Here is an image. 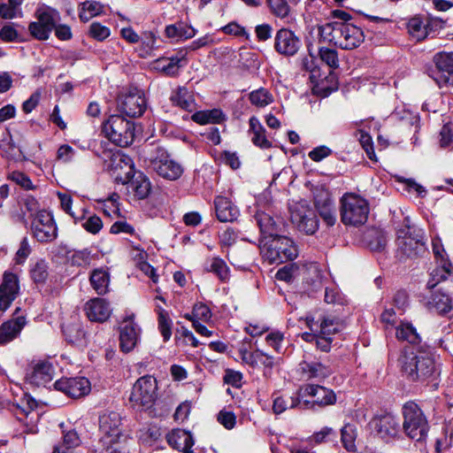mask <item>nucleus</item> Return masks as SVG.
Returning a JSON list of instances; mask_svg holds the SVG:
<instances>
[{
  "label": "nucleus",
  "mask_w": 453,
  "mask_h": 453,
  "mask_svg": "<svg viewBox=\"0 0 453 453\" xmlns=\"http://www.w3.org/2000/svg\"><path fill=\"white\" fill-rule=\"evenodd\" d=\"M398 365L407 380L412 382L429 384L440 374L434 358L421 348H403L398 358Z\"/></svg>",
  "instance_id": "nucleus-1"
},
{
  "label": "nucleus",
  "mask_w": 453,
  "mask_h": 453,
  "mask_svg": "<svg viewBox=\"0 0 453 453\" xmlns=\"http://www.w3.org/2000/svg\"><path fill=\"white\" fill-rule=\"evenodd\" d=\"M111 170L116 181L127 185V190L137 199H144L150 192V182L141 172H135L130 157L117 152L111 155Z\"/></svg>",
  "instance_id": "nucleus-2"
},
{
  "label": "nucleus",
  "mask_w": 453,
  "mask_h": 453,
  "mask_svg": "<svg viewBox=\"0 0 453 453\" xmlns=\"http://www.w3.org/2000/svg\"><path fill=\"white\" fill-rule=\"evenodd\" d=\"M319 33L324 41L342 50H354L365 40L363 30L349 22H327L319 27Z\"/></svg>",
  "instance_id": "nucleus-3"
},
{
  "label": "nucleus",
  "mask_w": 453,
  "mask_h": 453,
  "mask_svg": "<svg viewBox=\"0 0 453 453\" xmlns=\"http://www.w3.org/2000/svg\"><path fill=\"white\" fill-rule=\"evenodd\" d=\"M259 242L260 252L270 264H281L297 257V246L288 236L277 234Z\"/></svg>",
  "instance_id": "nucleus-4"
},
{
  "label": "nucleus",
  "mask_w": 453,
  "mask_h": 453,
  "mask_svg": "<svg viewBox=\"0 0 453 453\" xmlns=\"http://www.w3.org/2000/svg\"><path fill=\"white\" fill-rule=\"evenodd\" d=\"M403 429L405 434L417 442L426 441L429 424L420 407L414 402H407L403 406Z\"/></svg>",
  "instance_id": "nucleus-5"
},
{
  "label": "nucleus",
  "mask_w": 453,
  "mask_h": 453,
  "mask_svg": "<svg viewBox=\"0 0 453 453\" xmlns=\"http://www.w3.org/2000/svg\"><path fill=\"white\" fill-rule=\"evenodd\" d=\"M340 204L341 220L345 226H358L366 222L370 211L366 199L354 193H346Z\"/></svg>",
  "instance_id": "nucleus-6"
},
{
  "label": "nucleus",
  "mask_w": 453,
  "mask_h": 453,
  "mask_svg": "<svg viewBox=\"0 0 453 453\" xmlns=\"http://www.w3.org/2000/svg\"><path fill=\"white\" fill-rule=\"evenodd\" d=\"M404 227L397 230V253L401 259L413 258L426 251L423 233L410 226L409 218L403 220Z\"/></svg>",
  "instance_id": "nucleus-7"
},
{
  "label": "nucleus",
  "mask_w": 453,
  "mask_h": 453,
  "mask_svg": "<svg viewBox=\"0 0 453 453\" xmlns=\"http://www.w3.org/2000/svg\"><path fill=\"white\" fill-rule=\"evenodd\" d=\"M102 132L112 143L124 148L134 141V126L121 115H111L104 122Z\"/></svg>",
  "instance_id": "nucleus-8"
},
{
  "label": "nucleus",
  "mask_w": 453,
  "mask_h": 453,
  "mask_svg": "<svg viewBox=\"0 0 453 453\" xmlns=\"http://www.w3.org/2000/svg\"><path fill=\"white\" fill-rule=\"evenodd\" d=\"M157 399V381L150 375L139 378L133 386L129 401L134 408L150 410Z\"/></svg>",
  "instance_id": "nucleus-9"
},
{
  "label": "nucleus",
  "mask_w": 453,
  "mask_h": 453,
  "mask_svg": "<svg viewBox=\"0 0 453 453\" xmlns=\"http://www.w3.org/2000/svg\"><path fill=\"white\" fill-rule=\"evenodd\" d=\"M303 409L314 405L320 407L334 404L336 395L332 389L314 384H306L299 388Z\"/></svg>",
  "instance_id": "nucleus-10"
},
{
  "label": "nucleus",
  "mask_w": 453,
  "mask_h": 453,
  "mask_svg": "<svg viewBox=\"0 0 453 453\" xmlns=\"http://www.w3.org/2000/svg\"><path fill=\"white\" fill-rule=\"evenodd\" d=\"M147 107V102L143 92L136 88L129 89L118 96V110L130 118H137L142 115Z\"/></svg>",
  "instance_id": "nucleus-11"
},
{
  "label": "nucleus",
  "mask_w": 453,
  "mask_h": 453,
  "mask_svg": "<svg viewBox=\"0 0 453 453\" xmlns=\"http://www.w3.org/2000/svg\"><path fill=\"white\" fill-rule=\"evenodd\" d=\"M33 236L40 242H50L58 236V228L52 215L45 211H39L31 221Z\"/></svg>",
  "instance_id": "nucleus-12"
},
{
  "label": "nucleus",
  "mask_w": 453,
  "mask_h": 453,
  "mask_svg": "<svg viewBox=\"0 0 453 453\" xmlns=\"http://www.w3.org/2000/svg\"><path fill=\"white\" fill-rule=\"evenodd\" d=\"M435 69L430 76L440 88L453 87V52H440L434 55Z\"/></svg>",
  "instance_id": "nucleus-13"
},
{
  "label": "nucleus",
  "mask_w": 453,
  "mask_h": 453,
  "mask_svg": "<svg viewBox=\"0 0 453 453\" xmlns=\"http://www.w3.org/2000/svg\"><path fill=\"white\" fill-rule=\"evenodd\" d=\"M369 425L374 434L386 442L396 439L400 434L398 419L391 414L374 417Z\"/></svg>",
  "instance_id": "nucleus-14"
},
{
  "label": "nucleus",
  "mask_w": 453,
  "mask_h": 453,
  "mask_svg": "<svg viewBox=\"0 0 453 453\" xmlns=\"http://www.w3.org/2000/svg\"><path fill=\"white\" fill-rule=\"evenodd\" d=\"M151 167L161 177L170 180L179 179L183 168L173 160L165 150H159L157 156L151 160Z\"/></svg>",
  "instance_id": "nucleus-15"
},
{
  "label": "nucleus",
  "mask_w": 453,
  "mask_h": 453,
  "mask_svg": "<svg viewBox=\"0 0 453 453\" xmlns=\"http://www.w3.org/2000/svg\"><path fill=\"white\" fill-rule=\"evenodd\" d=\"M54 374V367L48 361L32 362L27 369V381L36 387H46L51 382Z\"/></svg>",
  "instance_id": "nucleus-16"
},
{
  "label": "nucleus",
  "mask_w": 453,
  "mask_h": 453,
  "mask_svg": "<svg viewBox=\"0 0 453 453\" xmlns=\"http://www.w3.org/2000/svg\"><path fill=\"white\" fill-rule=\"evenodd\" d=\"M54 388L73 398L84 396L91 389L90 382L85 377L62 378L54 383Z\"/></svg>",
  "instance_id": "nucleus-17"
},
{
  "label": "nucleus",
  "mask_w": 453,
  "mask_h": 453,
  "mask_svg": "<svg viewBox=\"0 0 453 453\" xmlns=\"http://www.w3.org/2000/svg\"><path fill=\"white\" fill-rule=\"evenodd\" d=\"M301 47V41L296 34L288 28L277 31L274 37L275 50L286 57H292L297 53Z\"/></svg>",
  "instance_id": "nucleus-18"
},
{
  "label": "nucleus",
  "mask_w": 453,
  "mask_h": 453,
  "mask_svg": "<svg viewBox=\"0 0 453 453\" xmlns=\"http://www.w3.org/2000/svg\"><path fill=\"white\" fill-rule=\"evenodd\" d=\"M122 418L117 411H106L99 418V430L102 437L100 443L111 442V436H117L122 434L121 430Z\"/></svg>",
  "instance_id": "nucleus-19"
},
{
  "label": "nucleus",
  "mask_w": 453,
  "mask_h": 453,
  "mask_svg": "<svg viewBox=\"0 0 453 453\" xmlns=\"http://www.w3.org/2000/svg\"><path fill=\"white\" fill-rule=\"evenodd\" d=\"M291 219L299 231L306 234H313L319 228V220L315 212L303 205L299 206L291 212Z\"/></svg>",
  "instance_id": "nucleus-20"
},
{
  "label": "nucleus",
  "mask_w": 453,
  "mask_h": 453,
  "mask_svg": "<svg viewBox=\"0 0 453 453\" xmlns=\"http://www.w3.org/2000/svg\"><path fill=\"white\" fill-rule=\"evenodd\" d=\"M140 327L134 320V316L125 319L119 326V347L123 352H130L136 346Z\"/></svg>",
  "instance_id": "nucleus-21"
},
{
  "label": "nucleus",
  "mask_w": 453,
  "mask_h": 453,
  "mask_svg": "<svg viewBox=\"0 0 453 453\" xmlns=\"http://www.w3.org/2000/svg\"><path fill=\"white\" fill-rule=\"evenodd\" d=\"M240 356L243 363L252 368H263L264 376L269 377L274 365V358L260 349L248 351L246 349H240Z\"/></svg>",
  "instance_id": "nucleus-22"
},
{
  "label": "nucleus",
  "mask_w": 453,
  "mask_h": 453,
  "mask_svg": "<svg viewBox=\"0 0 453 453\" xmlns=\"http://www.w3.org/2000/svg\"><path fill=\"white\" fill-rule=\"evenodd\" d=\"M19 279L15 273L5 272L0 285V311H6L18 296Z\"/></svg>",
  "instance_id": "nucleus-23"
},
{
  "label": "nucleus",
  "mask_w": 453,
  "mask_h": 453,
  "mask_svg": "<svg viewBox=\"0 0 453 453\" xmlns=\"http://www.w3.org/2000/svg\"><path fill=\"white\" fill-rule=\"evenodd\" d=\"M84 311L90 321L99 323L105 322L111 314L109 302L100 297L88 301L84 305Z\"/></svg>",
  "instance_id": "nucleus-24"
},
{
  "label": "nucleus",
  "mask_w": 453,
  "mask_h": 453,
  "mask_svg": "<svg viewBox=\"0 0 453 453\" xmlns=\"http://www.w3.org/2000/svg\"><path fill=\"white\" fill-rule=\"evenodd\" d=\"M304 322L311 331L330 337L338 333L342 327L340 320L331 316H324L318 321H315L314 318L307 316Z\"/></svg>",
  "instance_id": "nucleus-25"
},
{
  "label": "nucleus",
  "mask_w": 453,
  "mask_h": 453,
  "mask_svg": "<svg viewBox=\"0 0 453 453\" xmlns=\"http://www.w3.org/2000/svg\"><path fill=\"white\" fill-rule=\"evenodd\" d=\"M255 219L260 229V239H269L279 234L283 226L281 219L273 218L271 214L265 211H257L255 215Z\"/></svg>",
  "instance_id": "nucleus-26"
},
{
  "label": "nucleus",
  "mask_w": 453,
  "mask_h": 453,
  "mask_svg": "<svg viewBox=\"0 0 453 453\" xmlns=\"http://www.w3.org/2000/svg\"><path fill=\"white\" fill-rule=\"evenodd\" d=\"M272 398L273 411L276 415H280L288 409H303L299 389L292 395H280L279 392H274Z\"/></svg>",
  "instance_id": "nucleus-27"
},
{
  "label": "nucleus",
  "mask_w": 453,
  "mask_h": 453,
  "mask_svg": "<svg viewBox=\"0 0 453 453\" xmlns=\"http://www.w3.org/2000/svg\"><path fill=\"white\" fill-rule=\"evenodd\" d=\"M314 203L324 222L328 226H333L336 222V214L330 195L327 192H320L316 195Z\"/></svg>",
  "instance_id": "nucleus-28"
},
{
  "label": "nucleus",
  "mask_w": 453,
  "mask_h": 453,
  "mask_svg": "<svg viewBox=\"0 0 453 453\" xmlns=\"http://www.w3.org/2000/svg\"><path fill=\"white\" fill-rule=\"evenodd\" d=\"M26 323V318L22 315L3 323L0 326V345L13 341L20 334Z\"/></svg>",
  "instance_id": "nucleus-29"
},
{
  "label": "nucleus",
  "mask_w": 453,
  "mask_h": 453,
  "mask_svg": "<svg viewBox=\"0 0 453 453\" xmlns=\"http://www.w3.org/2000/svg\"><path fill=\"white\" fill-rule=\"evenodd\" d=\"M395 338L400 342H405L412 346L411 349H417L421 343V336L417 332L416 327L409 321H400L395 326Z\"/></svg>",
  "instance_id": "nucleus-30"
},
{
  "label": "nucleus",
  "mask_w": 453,
  "mask_h": 453,
  "mask_svg": "<svg viewBox=\"0 0 453 453\" xmlns=\"http://www.w3.org/2000/svg\"><path fill=\"white\" fill-rule=\"evenodd\" d=\"M216 217L220 222H233L239 216L237 207L226 197L217 196L214 200Z\"/></svg>",
  "instance_id": "nucleus-31"
},
{
  "label": "nucleus",
  "mask_w": 453,
  "mask_h": 453,
  "mask_svg": "<svg viewBox=\"0 0 453 453\" xmlns=\"http://www.w3.org/2000/svg\"><path fill=\"white\" fill-rule=\"evenodd\" d=\"M248 133L255 146L263 150L272 148L273 143L265 135L266 130L257 117L253 116L250 119Z\"/></svg>",
  "instance_id": "nucleus-32"
},
{
  "label": "nucleus",
  "mask_w": 453,
  "mask_h": 453,
  "mask_svg": "<svg viewBox=\"0 0 453 453\" xmlns=\"http://www.w3.org/2000/svg\"><path fill=\"white\" fill-rule=\"evenodd\" d=\"M196 34V30L191 25L184 21H178L174 24L167 25L165 28V36L176 42L191 39Z\"/></svg>",
  "instance_id": "nucleus-33"
},
{
  "label": "nucleus",
  "mask_w": 453,
  "mask_h": 453,
  "mask_svg": "<svg viewBox=\"0 0 453 453\" xmlns=\"http://www.w3.org/2000/svg\"><path fill=\"white\" fill-rule=\"evenodd\" d=\"M168 444L179 451L185 449H191L194 445V439L192 434L183 429H173L167 434Z\"/></svg>",
  "instance_id": "nucleus-34"
},
{
  "label": "nucleus",
  "mask_w": 453,
  "mask_h": 453,
  "mask_svg": "<svg viewBox=\"0 0 453 453\" xmlns=\"http://www.w3.org/2000/svg\"><path fill=\"white\" fill-rule=\"evenodd\" d=\"M35 17L50 31H53V28L61 19L60 13L58 10L44 4H40L36 8Z\"/></svg>",
  "instance_id": "nucleus-35"
},
{
  "label": "nucleus",
  "mask_w": 453,
  "mask_h": 453,
  "mask_svg": "<svg viewBox=\"0 0 453 453\" xmlns=\"http://www.w3.org/2000/svg\"><path fill=\"white\" fill-rule=\"evenodd\" d=\"M170 100L173 105L186 111L192 112L196 110L195 99L191 92L185 87H179L173 91Z\"/></svg>",
  "instance_id": "nucleus-36"
},
{
  "label": "nucleus",
  "mask_w": 453,
  "mask_h": 453,
  "mask_svg": "<svg viewBox=\"0 0 453 453\" xmlns=\"http://www.w3.org/2000/svg\"><path fill=\"white\" fill-rule=\"evenodd\" d=\"M453 274V265L450 262L436 263L435 268L430 273L426 287L429 289L434 288L440 282L446 280Z\"/></svg>",
  "instance_id": "nucleus-37"
},
{
  "label": "nucleus",
  "mask_w": 453,
  "mask_h": 453,
  "mask_svg": "<svg viewBox=\"0 0 453 453\" xmlns=\"http://www.w3.org/2000/svg\"><path fill=\"white\" fill-rule=\"evenodd\" d=\"M430 309H434L440 315L449 314L452 309V300L448 294L435 291L428 301Z\"/></svg>",
  "instance_id": "nucleus-38"
},
{
  "label": "nucleus",
  "mask_w": 453,
  "mask_h": 453,
  "mask_svg": "<svg viewBox=\"0 0 453 453\" xmlns=\"http://www.w3.org/2000/svg\"><path fill=\"white\" fill-rule=\"evenodd\" d=\"M180 61L178 56L159 58L154 61L153 67L167 76H176L180 72Z\"/></svg>",
  "instance_id": "nucleus-39"
},
{
  "label": "nucleus",
  "mask_w": 453,
  "mask_h": 453,
  "mask_svg": "<svg viewBox=\"0 0 453 453\" xmlns=\"http://www.w3.org/2000/svg\"><path fill=\"white\" fill-rule=\"evenodd\" d=\"M81 443V441L78 433L73 429L69 430L64 433L62 441L54 447L52 453H58V449H59V453H73Z\"/></svg>",
  "instance_id": "nucleus-40"
},
{
  "label": "nucleus",
  "mask_w": 453,
  "mask_h": 453,
  "mask_svg": "<svg viewBox=\"0 0 453 453\" xmlns=\"http://www.w3.org/2000/svg\"><path fill=\"white\" fill-rule=\"evenodd\" d=\"M302 372L307 380H323L328 377L332 371L329 367L318 362L306 363L302 365Z\"/></svg>",
  "instance_id": "nucleus-41"
},
{
  "label": "nucleus",
  "mask_w": 453,
  "mask_h": 453,
  "mask_svg": "<svg viewBox=\"0 0 453 453\" xmlns=\"http://www.w3.org/2000/svg\"><path fill=\"white\" fill-rule=\"evenodd\" d=\"M90 284L98 295H104L109 290L110 276L104 269H95L90 274Z\"/></svg>",
  "instance_id": "nucleus-42"
},
{
  "label": "nucleus",
  "mask_w": 453,
  "mask_h": 453,
  "mask_svg": "<svg viewBox=\"0 0 453 453\" xmlns=\"http://www.w3.org/2000/svg\"><path fill=\"white\" fill-rule=\"evenodd\" d=\"M157 315V326L165 342H168L172 336L173 320L167 311L161 306L156 307Z\"/></svg>",
  "instance_id": "nucleus-43"
},
{
  "label": "nucleus",
  "mask_w": 453,
  "mask_h": 453,
  "mask_svg": "<svg viewBox=\"0 0 453 453\" xmlns=\"http://www.w3.org/2000/svg\"><path fill=\"white\" fill-rule=\"evenodd\" d=\"M409 35L416 41L424 40L427 36V23L419 16H415L407 22Z\"/></svg>",
  "instance_id": "nucleus-44"
},
{
  "label": "nucleus",
  "mask_w": 453,
  "mask_h": 453,
  "mask_svg": "<svg viewBox=\"0 0 453 453\" xmlns=\"http://www.w3.org/2000/svg\"><path fill=\"white\" fill-rule=\"evenodd\" d=\"M104 12V5L98 1H85L79 8V18L82 22H88L92 18Z\"/></svg>",
  "instance_id": "nucleus-45"
},
{
  "label": "nucleus",
  "mask_w": 453,
  "mask_h": 453,
  "mask_svg": "<svg viewBox=\"0 0 453 453\" xmlns=\"http://www.w3.org/2000/svg\"><path fill=\"white\" fill-rule=\"evenodd\" d=\"M191 119L200 125H205L209 123L216 124L220 123L224 119V114L222 111L219 109H213L211 111H200L193 113Z\"/></svg>",
  "instance_id": "nucleus-46"
},
{
  "label": "nucleus",
  "mask_w": 453,
  "mask_h": 453,
  "mask_svg": "<svg viewBox=\"0 0 453 453\" xmlns=\"http://www.w3.org/2000/svg\"><path fill=\"white\" fill-rule=\"evenodd\" d=\"M206 270L214 273L221 281H226L230 278V269L224 259L213 257L206 266Z\"/></svg>",
  "instance_id": "nucleus-47"
},
{
  "label": "nucleus",
  "mask_w": 453,
  "mask_h": 453,
  "mask_svg": "<svg viewBox=\"0 0 453 453\" xmlns=\"http://www.w3.org/2000/svg\"><path fill=\"white\" fill-rule=\"evenodd\" d=\"M111 442L101 443L102 450L104 453H128L127 437L122 434L111 437Z\"/></svg>",
  "instance_id": "nucleus-48"
},
{
  "label": "nucleus",
  "mask_w": 453,
  "mask_h": 453,
  "mask_svg": "<svg viewBox=\"0 0 453 453\" xmlns=\"http://www.w3.org/2000/svg\"><path fill=\"white\" fill-rule=\"evenodd\" d=\"M250 104L258 108H264L273 102V94L265 88H259L249 94Z\"/></svg>",
  "instance_id": "nucleus-49"
},
{
  "label": "nucleus",
  "mask_w": 453,
  "mask_h": 453,
  "mask_svg": "<svg viewBox=\"0 0 453 453\" xmlns=\"http://www.w3.org/2000/svg\"><path fill=\"white\" fill-rule=\"evenodd\" d=\"M141 48L140 57L146 58L151 54V52L157 48V37L155 33L151 31H145L140 36Z\"/></svg>",
  "instance_id": "nucleus-50"
},
{
  "label": "nucleus",
  "mask_w": 453,
  "mask_h": 453,
  "mask_svg": "<svg viewBox=\"0 0 453 453\" xmlns=\"http://www.w3.org/2000/svg\"><path fill=\"white\" fill-rule=\"evenodd\" d=\"M211 316L212 314L210 308L203 303H198L194 305L192 312L190 314H185L184 318L192 323H194V321L200 322V320L208 322L211 320Z\"/></svg>",
  "instance_id": "nucleus-51"
},
{
  "label": "nucleus",
  "mask_w": 453,
  "mask_h": 453,
  "mask_svg": "<svg viewBox=\"0 0 453 453\" xmlns=\"http://www.w3.org/2000/svg\"><path fill=\"white\" fill-rule=\"evenodd\" d=\"M30 276L37 285H44L48 276V265L44 260L36 262L30 269Z\"/></svg>",
  "instance_id": "nucleus-52"
},
{
  "label": "nucleus",
  "mask_w": 453,
  "mask_h": 453,
  "mask_svg": "<svg viewBox=\"0 0 453 453\" xmlns=\"http://www.w3.org/2000/svg\"><path fill=\"white\" fill-rule=\"evenodd\" d=\"M265 2L273 16L281 19L288 17L290 6L287 0H265Z\"/></svg>",
  "instance_id": "nucleus-53"
},
{
  "label": "nucleus",
  "mask_w": 453,
  "mask_h": 453,
  "mask_svg": "<svg viewBox=\"0 0 453 453\" xmlns=\"http://www.w3.org/2000/svg\"><path fill=\"white\" fill-rule=\"evenodd\" d=\"M75 221H81L82 227L92 234H96L103 228V221L100 217L93 214L88 217L76 218Z\"/></svg>",
  "instance_id": "nucleus-54"
},
{
  "label": "nucleus",
  "mask_w": 453,
  "mask_h": 453,
  "mask_svg": "<svg viewBox=\"0 0 453 453\" xmlns=\"http://www.w3.org/2000/svg\"><path fill=\"white\" fill-rule=\"evenodd\" d=\"M63 333L71 343H79L85 337V332L78 323L65 326L63 327Z\"/></svg>",
  "instance_id": "nucleus-55"
},
{
  "label": "nucleus",
  "mask_w": 453,
  "mask_h": 453,
  "mask_svg": "<svg viewBox=\"0 0 453 453\" xmlns=\"http://www.w3.org/2000/svg\"><path fill=\"white\" fill-rule=\"evenodd\" d=\"M68 260L72 265L86 267L90 265L92 257L90 251L87 249H84L82 250H74L68 257Z\"/></svg>",
  "instance_id": "nucleus-56"
},
{
  "label": "nucleus",
  "mask_w": 453,
  "mask_h": 453,
  "mask_svg": "<svg viewBox=\"0 0 453 453\" xmlns=\"http://www.w3.org/2000/svg\"><path fill=\"white\" fill-rule=\"evenodd\" d=\"M335 436L336 433L333 428L325 426L320 431L311 435L307 441L311 445H318L326 442Z\"/></svg>",
  "instance_id": "nucleus-57"
},
{
  "label": "nucleus",
  "mask_w": 453,
  "mask_h": 453,
  "mask_svg": "<svg viewBox=\"0 0 453 453\" xmlns=\"http://www.w3.org/2000/svg\"><path fill=\"white\" fill-rule=\"evenodd\" d=\"M319 56L320 60L331 68H337L339 66L338 53L334 49L321 47L319 50Z\"/></svg>",
  "instance_id": "nucleus-58"
},
{
  "label": "nucleus",
  "mask_w": 453,
  "mask_h": 453,
  "mask_svg": "<svg viewBox=\"0 0 453 453\" xmlns=\"http://www.w3.org/2000/svg\"><path fill=\"white\" fill-rule=\"evenodd\" d=\"M28 31L34 38L39 41L48 40L51 33L40 20L31 22L28 26Z\"/></svg>",
  "instance_id": "nucleus-59"
},
{
  "label": "nucleus",
  "mask_w": 453,
  "mask_h": 453,
  "mask_svg": "<svg viewBox=\"0 0 453 453\" xmlns=\"http://www.w3.org/2000/svg\"><path fill=\"white\" fill-rule=\"evenodd\" d=\"M342 441L343 446L348 450H352L355 447V440H356V428L353 425L347 424L345 425L342 430Z\"/></svg>",
  "instance_id": "nucleus-60"
},
{
  "label": "nucleus",
  "mask_w": 453,
  "mask_h": 453,
  "mask_svg": "<svg viewBox=\"0 0 453 453\" xmlns=\"http://www.w3.org/2000/svg\"><path fill=\"white\" fill-rule=\"evenodd\" d=\"M14 23H8L0 29V39L4 42H20L19 34L14 27Z\"/></svg>",
  "instance_id": "nucleus-61"
},
{
  "label": "nucleus",
  "mask_w": 453,
  "mask_h": 453,
  "mask_svg": "<svg viewBox=\"0 0 453 453\" xmlns=\"http://www.w3.org/2000/svg\"><path fill=\"white\" fill-rule=\"evenodd\" d=\"M359 142L365 151L368 158L373 162H377L378 159L374 151L372 136L367 133L360 131Z\"/></svg>",
  "instance_id": "nucleus-62"
},
{
  "label": "nucleus",
  "mask_w": 453,
  "mask_h": 453,
  "mask_svg": "<svg viewBox=\"0 0 453 453\" xmlns=\"http://www.w3.org/2000/svg\"><path fill=\"white\" fill-rule=\"evenodd\" d=\"M9 179L26 190L35 188L30 178L22 172L14 171L9 175Z\"/></svg>",
  "instance_id": "nucleus-63"
},
{
  "label": "nucleus",
  "mask_w": 453,
  "mask_h": 453,
  "mask_svg": "<svg viewBox=\"0 0 453 453\" xmlns=\"http://www.w3.org/2000/svg\"><path fill=\"white\" fill-rule=\"evenodd\" d=\"M440 145L442 148H448L453 145V124H446L440 132Z\"/></svg>",
  "instance_id": "nucleus-64"
}]
</instances>
